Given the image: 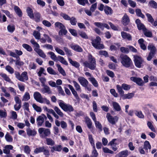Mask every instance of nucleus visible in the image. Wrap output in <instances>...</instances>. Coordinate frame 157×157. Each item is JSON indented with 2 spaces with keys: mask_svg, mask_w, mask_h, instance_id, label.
I'll return each mask as SVG.
<instances>
[{
  "mask_svg": "<svg viewBox=\"0 0 157 157\" xmlns=\"http://www.w3.org/2000/svg\"><path fill=\"white\" fill-rule=\"evenodd\" d=\"M134 61L136 66L139 68H142L144 66V60L142 58L137 55L134 56Z\"/></svg>",
  "mask_w": 157,
  "mask_h": 157,
  "instance_id": "0eeeda50",
  "label": "nucleus"
},
{
  "mask_svg": "<svg viewBox=\"0 0 157 157\" xmlns=\"http://www.w3.org/2000/svg\"><path fill=\"white\" fill-rule=\"evenodd\" d=\"M6 70L10 74H13L14 72V69L10 66L8 65L5 67Z\"/></svg>",
  "mask_w": 157,
  "mask_h": 157,
  "instance_id": "a19ab883",
  "label": "nucleus"
},
{
  "mask_svg": "<svg viewBox=\"0 0 157 157\" xmlns=\"http://www.w3.org/2000/svg\"><path fill=\"white\" fill-rule=\"evenodd\" d=\"M7 29L9 32L12 33L15 30V28L13 25H9L7 26Z\"/></svg>",
  "mask_w": 157,
  "mask_h": 157,
  "instance_id": "e2e57ef3",
  "label": "nucleus"
},
{
  "mask_svg": "<svg viewBox=\"0 0 157 157\" xmlns=\"http://www.w3.org/2000/svg\"><path fill=\"white\" fill-rule=\"evenodd\" d=\"M117 88L119 93L121 95H123L124 92L122 90V86H121L119 85H118L117 86Z\"/></svg>",
  "mask_w": 157,
  "mask_h": 157,
  "instance_id": "680f3d73",
  "label": "nucleus"
},
{
  "mask_svg": "<svg viewBox=\"0 0 157 157\" xmlns=\"http://www.w3.org/2000/svg\"><path fill=\"white\" fill-rule=\"evenodd\" d=\"M135 22L137 25L138 29L139 30L142 29L143 31L145 30L146 29V28L144 24L141 23L139 19H136Z\"/></svg>",
  "mask_w": 157,
  "mask_h": 157,
  "instance_id": "4468645a",
  "label": "nucleus"
},
{
  "mask_svg": "<svg viewBox=\"0 0 157 157\" xmlns=\"http://www.w3.org/2000/svg\"><path fill=\"white\" fill-rule=\"evenodd\" d=\"M34 99L37 101L41 103H46L47 105L50 104V101L46 98L42 97L41 94L38 92H35L33 94Z\"/></svg>",
  "mask_w": 157,
  "mask_h": 157,
  "instance_id": "7ed1b4c3",
  "label": "nucleus"
},
{
  "mask_svg": "<svg viewBox=\"0 0 157 157\" xmlns=\"http://www.w3.org/2000/svg\"><path fill=\"white\" fill-rule=\"evenodd\" d=\"M106 117L109 122L112 124H115L118 121V119L117 116L113 117L109 113L107 114Z\"/></svg>",
  "mask_w": 157,
  "mask_h": 157,
  "instance_id": "1a4fd4ad",
  "label": "nucleus"
},
{
  "mask_svg": "<svg viewBox=\"0 0 157 157\" xmlns=\"http://www.w3.org/2000/svg\"><path fill=\"white\" fill-rule=\"evenodd\" d=\"M33 35L36 39L38 40L40 39L41 35L39 32L36 31H34L33 33Z\"/></svg>",
  "mask_w": 157,
  "mask_h": 157,
  "instance_id": "49530a36",
  "label": "nucleus"
},
{
  "mask_svg": "<svg viewBox=\"0 0 157 157\" xmlns=\"http://www.w3.org/2000/svg\"><path fill=\"white\" fill-rule=\"evenodd\" d=\"M73 85L75 88V90L73 87L71 85L69 84L67 85V86L69 88L71 91L72 94L74 96L76 99H78L79 98V97L77 93L78 92H81L82 90L81 86L76 81L73 80L72 81Z\"/></svg>",
  "mask_w": 157,
  "mask_h": 157,
  "instance_id": "f257e3e1",
  "label": "nucleus"
},
{
  "mask_svg": "<svg viewBox=\"0 0 157 157\" xmlns=\"http://www.w3.org/2000/svg\"><path fill=\"white\" fill-rule=\"evenodd\" d=\"M70 63L73 66L76 68H79L80 67V64L76 61H73L70 58L68 59Z\"/></svg>",
  "mask_w": 157,
  "mask_h": 157,
  "instance_id": "c756f323",
  "label": "nucleus"
},
{
  "mask_svg": "<svg viewBox=\"0 0 157 157\" xmlns=\"http://www.w3.org/2000/svg\"><path fill=\"white\" fill-rule=\"evenodd\" d=\"M36 66L34 63L31 62L28 66L29 69L30 70L33 69L35 70L36 68Z\"/></svg>",
  "mask_w": 157,
  "mask_h": 157,
  "instance_id": "13d9d810",
  "label": "nucleus"
},
{
  "mask_svg": "<svg viewBox=\"0 0 157 157\" xmlns=\"http://www.w3.org/2000/svg\"><path fill=\"white\" fill-rule=\"evenodd\" d=\"M50 148L51 149V152L53 153L55 151H60L62 150L63 147L60 145H57L53 147H50Z\"/></svg>",
  "mask_w": 157,
  "mask_h": 157,
  "instance_id": "ddd939ff",
  "label": "nucleus"
},
{
  "mask_svg": "<svg viewBox=\"0 0 157 157\" xmlns=\"http://www.w3.org/2000/svg\"><path fill=\"white\" fill-rule=\"evenodd\" d=\"M44 146H43L36 148L34 150V153L36 154H38L43 152L44 150Z\"/></svg>",
  "mask_w": 157,
  "mask_h": 157,
  "instance_id": "79ce46f5",
  "label": "nucleus"
},
{
  "mask_svg": "<svg viewBox=\"0 0 157 157\" xmlns=\"http://www.w3.org/2000/svg\"><path fill=\"white\" fill-rule=\"evenodd\" d=\"M15 64L16 65H18L20 66H23L24 63L22 61L20 60V59L19 57L17 58L16 60L15 61Z\"/></svg>",
  "mask_w": 157,
  "mask_h": 157,
  "instance_id": "c03bdc74",
  "label": "nucleus"
},
{
  "mask_svg": "<svg viewBox=\"0 0 157 157\" xmlns=\"http://www.w3.org/2000/svg\"><path fill=\"white\" fill-rule=\"evenodd\" d=\"M14 10L16 13L19 17H21L22 16V12L20 8L17 6H15L14 8Z\"/></svg>",
  "mask_w": 157,
  "mask_h": 157,
  "instance_id": "e433bc0d",
  "label": "nucleus"
},
{
  "mask_svg": "<svg viewBox=\"0 0 157 157\" xmlns=\"http://www.w3.org/2000/svg\"><path fill=\"white\" fill-rule=\"evenodd\" d=\"M121 35L123 39H126L129 41L132 40V36L129 33L124 32H121Z\"/></svg>",
  "mask_w": 157,
  "mask_h": 157,
  "instance_id": "aec40b11",
  "label": "nucleus"
},
{
  "mask_svg": "<svg viewBox=\"0 0 157 157\" xmlns=\"http://www.w3.org/2000/svg\"><path fill=\"white\" fill-rule=\"evenodd\" d=\"M5 138L6 140L8 142H12L13 141L12 136L8 133L6 135Z\"/></svg>",
  "mask_w": 157,
  "mask_h": 157,
  "instance_id": "bf43d9fd",
  "label": "nucleus"
},
{
  "mask_svg": "<svg viewBox=\"0 0 157 157\" xmlns=\"http://www.w3.org/2000/svg\"><path fill=\"white\" fill-rule=\"evenodd\" d=\"M104 11L107 15H111L113 13V10L112 8L107 6H105Z\"/></svg>",
  "mask_w": 157,
  "mask_h": 157,
  "instance_id": "4be33fe9",
  "label": "nucleus"
},
{
  "mask_svg": "<svg viewBox=\"0 0 157 157\" xmlns=\"http://www.w3.org/2000/svg\"><path fill=\"white\" fill-rule=\"evenodd\" d=\"M85 122L87 124L88 128L91 130L92 128V123L90 119L88 117H86L85 118Z\"/></svg>",
  "mask_w": 157,
  "mask_h": 157,
  "instance_id": "b1692460",
  "label": "nucleus"
},
{
  "mask_svg": "<svg viewBox=\"0 0 157 157\" xmlns=\"http://www.w3.org/2000/svg\"><path fill=\"white\" fill-rule=\"evenodd\" d=\"M21 107V103H16L14 105V108L15 111H18Z\"/></svg>",
  "mask_w": 157,
  "mask_h": 157,
  "instance_id": "338daca9",
  "label": "nucleus"
},
{
  "mask_svg": "<svg viewBox=\"0 0 157 157\" xmlns=\"http://www.w3.org/2000/svg\"><path fill=\"white\" fill-rule=\"evenodd\" d=\"M67 31L65 27L62 29H60L59 31V35L62 36L63 35H66L67 33Z\"/></svg>",
  "mask_w": 157,
  "mask_h": 157,
  "instance_id": "de8ad7c7",
  "label": "nucleus"
},
{
  "mask_svg": "<svg viewBox=\"0 0 157 157\" xmlns=\"http://www.w3.org/2000/svg\"><path fill=\"white\" fill-rule=\"evenodd\" d=\"M40 136L42 138L48 136L51 134L50 130L43 128H40L38 130Z\"/></svg>",
  "mask_w": 157,
  "mask_h": 157,
  "instance_id": "6e6552de",
  "label": "nucleus"
},
{
  "mask_svg": "<svg viewBox=\"0 0 157 157\" xmlns=\"http://www.w3.org/2000/svg\"><path fill=\"white\" fill-rule=\"evenodd\" d=\"M58 58L59 61L65 65H68L67 62L65 60V59L63 57L60 56H58Z\"/></svg>",
  "mask_w": 157,
  "mask_h": 157,
  "instance_id": "37998d69",
  "label": "nucleus"
},
{
  "mask_svg": "<svg viewBox=\"0 0 157 157\" xmlns=\"http://www.w3.org/2000/svg\"><path fill=\"white\" fill-rule=\"evenodd\" d=\"M101 39L99 36H97L96 38L92 40V44L93 46L97 49H101L104 48V45L101 43Z\"/></svg>",
  "mask_w": 157,
  "mask_h": 157,
  "instance_id": "39448f33",
  "label": "nucleus"
},
{
  "mask_svg": "<svg viewBox=\"0 0 157 157\" xmlns=\"http://www.w3.org/2000/svg\"><path fill=\"white\" fill-rule=\"evenodd\" d=\"M48 54L51 56L50 57L52 59L54 60H56L57 58L54 52H50L48 53Z\"/></svg>",
  "mask_w": 157,
  "mask_h": 157,
  "instance_id": "69168bd1",
  "label": "nucleus"
},
{
  "mask_svg": "<svg viewBox=\"0 0 157 157\" xmlns=\"http://www.w3.org/2000/svg\"><path fill=\"white\" fill-rule=\"evenodd\" d=\"M146 16L147 18L148 21L151 24H152L154 20L151 15L148 13H147L146 14Z\"/></svg>",
  "mask_w": 157,
  "mask_h": 157,
  "instance_id": "4d7b16f0",
  "label": "nucleus"
},
{
  "mask_svg": "<svg viewBox=\"0 0 157 157\" xmlns=\"http://www.w3.org/2000/svg\"><path fill=\"white\" fill-rule=\"evenodd\" d=\"M54 109L56 113L60 117H63L64 114L61 110L57 106H55Z\"/></svg>",
  "mask_w": 157,
  "mask_h": 157,
  "instance_id": "2f4dec72",
  "label": "nucleus"
},
{
  "mask_svg": "<svg viewBox=\"0 0 157 157\" xmlns=\"http://www.w3.org/2000/svg\"><path fill=\"white\" fill-rule=\"evenodd\" d=\"M138 42L140 44L141 48L145 50L146 49V47L145 44L144 43V40L142 38H141L139 39L138 40Z\"/></svg>",
  "mask_w": 157,
  "mask_h": 157,
  "instance_id": "cd10ccee",
  "label": "nucleus"
},
{
  "mask_svg": "<svg viewBox=\"0 0 157 157\" xmlns=\"http://www.w3.org/2000/svg\"><path fill=\"white\" fill-rule=\"evenodd\" d=\"M48 72L51 75H56L57 73L51 67H48L47 68Z\"/></svg>",
  "mask_w": 157,
  "mask_h": 157,
  "instance_id": "6e6d98bb",
  "label": "nucleus"
},
{
  "mask_svg": "<svg viewBox=\"0 0 157 157\" xmlns=\"http://www.w3.org/2000/svg\"><path fill=\"white\" fill-rule=\"evenodd\" d=\"M13 147V146L11 145H6L3 149V153L6 154H9L10 152V150H12Z\"/></svg>",
  "mask_w": 157,
  "mask_h": 157,
  "instance_id": "a211bd4d",
  "label": "nucleus"
},
{
  "mask_svg": "<svg viewBox=\"0 0 157 157\" xmlns=\"http://www.w3.org/2000/svg\"><path fill=\"white\" fill-rule=\"evenodd\" d=\"M41 15L39 13L36 12L34 13V18H33L36 22H39L40 21Z\"/></svg>",
  "mask_w": 157,
  "mask_h": 157,
  "instance_id": "a878e982",
  "label": "nucleus"
},
{
  "mask_svg": "<svg viewBox=\"0 0 157 157\" xmlns=\"http://www.w3.org/2000/svg\"><path fill=\"white\" fill-rule=\"evenodd\" d=\"M0 75L6 81L11 83L12 82L11 79L6 74L3 73H1L0 74Z\"/></svg>",
  "mask_w": 157,
  "mask_h": 157,
  "instance_id": "f704fd0d",
  "label": "nucleus"
},
{
  "mask_svg": "<svg viewBox=\"0 0 157 157\" xmlns=\"http://www.w3.org/2000/svg\"><path fill=\"white\" fill-rule=\"evenodd\" d=\"M26 12L28 16L31 19L34 18V14L32 9L30 7H28L26 9Z\"/></svg>",
  "mask_w": 157,
  "mask_h": 157,
  "instance_id": "bb28decb",
  "label": "nucleus"
},
{
  "mask_svg": "<svg viewBox=\"0 0 157 157\" xmlns=\"http://www.w3.org/2000/svg\"><path fill=\"white\" fill-rule=\"evenodd\" d=\"M26 131L27 134L29 136H34L36 134V132L34 129H32L29 127L26 128Z\"/></svg>",
  "mask_w": 157,
  "mask_h": 157,
  "instance_id": "f3484780",
  "label": "nucleus"
},
{
  "mask_svg": "<svg viewBox=\"0 0 157 157\" xmlns=\"http://www.w3.org/2000/svg\"><path fill=\"white\" fill-rule=\"evenodd\" d=\"M134 94L132 93H128L123 95V97L124 99H130L132 98Z\"/></svg>",
  "mask_w": 157,
  "mask_h": 157,
  "instance_id": "8fccbe9b",
  "label": "nucleus"
},
{
  "mask_svg": "<svg viewBox=\"0 0 157 157\" xmlns=\"http://www.w3.org/2000/svg\"><path fill=\"white\" fill-rule=\"evenodd\" d=\"M34 50L40 57L44 58H46V55L42 50L38 48H35Z\"/></svg>",
  "mask_w": 157,
  "mask_h": 157,
  "instance_id": "5701e85b",
  "label": "nucleus"
},
{
  "mask_svg": "<svg viewBox=\"0 0 157 157\" xmlns=\"http://www.w3.org/2000/svg\"><path fill=\"white\" fill-rule=\"evenodd\" d=\"M55 48L56 52L62 56H64L65 55L64 52L62 50L59 49V48L56 47H55Z\"/></svg>",
  "mask_w": 157,
  "mask_h": 157,
  "instance_id": "603ef678",
  "label": "nucleus"
},
{
  "mask_svg": "<svg viewBox=\"0 0 157 157\" xmlns=\"http://www.w3.org/2000/svg\"><path fill=\"white\" fill-rule=\"evenodd\" d=\"M147 125L149 128L153 132H155L156 130L154 128L152 123L150 121H148L147 123Z\"/></svg>",
  "mask_w": 157,
  "mask_h": 157,
  "instance_id": "864d4df0",
  "label": "nucleus"
},
{
  "mask_svg": "<svg viewBox=\"0 0 157 157\" xmlns=\"http://www.w3.org/2000/svg\"><path fill=\"white\" fill-rule=\"evenodd\" d=\"M56 66L58 68V70L59 73L61 74L63 76H65L66 75V74L65 71L63 70V68L59 64H57Z\"/></svg>",
  "mask_w": 157,
  "mask_h": 157,
  "instance_id": "7c9ffc66",
  "label": "nucleus"
},
{
  "mask_svg": "<svg viewBox=\"0 0 157 157\" xmlns=\"http://www.w3.org/2000/svg\"><path fill=\"white\" fill-rule=\"evenodd\" d=\"M28 80V76L27 72L26 71H24L21 75V77L19 81L22 82H25Z\"/></svg>",
  "mask_w": 157,
  "mask_h": 157,
  "instance_id": "2eb2a0df",
  "label": "nucleus"
},
{
  "mask_svg": "<svg viewBox=\"0 0 157 157\" xmlns=\"http://www.w3.org/2000/svg\"><path fill=\"white\" fill-rule=\"evenodd\" d=\"M22 46L28 51L31 52L33 50L31 47L28 44H22Z\"/></svg>",
  "mask_w": 157,
  "mask_h": 157,
  "instance_id": "5fc2aeb1",
  "label": "nucleus"
},
{
  "mask_svg": "<svg viewBox=\"0 0 157 157\" xmlns=\"http://www.w3.org/2000/svg\"><path fill=\"white\" fill-rule=\"evenodd\" d=\"M150 6L156 9L157 8V3L153 0H151L149 3Z\"/></svg>",
  "mask_w": 157,
  "mask_h": 157,
  "instance_id": "3c124183",
  "label": "nucleus"
},
{
  "mask_svg": "<svg viewBox=\"0 0 157 157\" xmlns=\"http://www.w3.org/2000/svg\"><path fill=\"white\" fill-rule=\"evenodd\" d=\"M147 48L148 50L150 51V52H151L154 53H155L156 49L153 44L151 43L149 44Z\"/></svg>",
  "mask_w": 157,
  "mask_h": 157,
  "instance_id": "393cba45",
  "label": "nucleus"
},
{
  "mask_svg": "<svg viewBox=\"0 0 157 157\" xmlns=\"http://www.w3.org/2000/svg\"><path fill=\"white\" fill-rule=\"evenodd\" d=\"M55 28L56 29H62L65 26L63 24L60 22H57L55 24Z\"/></svg>",
  "mask_w": 157,
  "mask_h": 157,
  "instance_id": "72a5a7b5",
  "label": "nucleus"
},
{
  "mask_svg": "<svg viewBox=\"0 0 157 157\" xmlns=\"http://www.w3.org/2000/svg\"><path fill=\"white\" fill-rule=\"evenodd\" d=\"M94 122L96 128H98L100 131H101L102 130V128L101 124L98 121H97Z\"/></svg>",
  "mask_w": 157,
  "mask_h": 157,
  "instance_id": "a18cd8bd",
  "label": "nucleus"
},
{
  "mask_svg": "<svg viewBox=\"0 0 157 157\" xmlns=\"http://www.w3.org/2000/svg\"><path fill=\"white\" fill-rule=\"evenodd\" d=\"M88 61H85L83 63V66L92 70L95 69L96 64L94 58L90 54L88 56Z\"/></svg>",
  "mask_w": 157,
  "mask_h": 157,
  "instance_id": "f03ea898",
  "label": "nucleus"
},
{
  "mask_svg": "<svg viewBox=\"0 0 157 157\" xmlns=\"http://www.w3.org/2000/svg\"><path fill=\"white\" fill-rule=\"evenodd\" d=\"M121 86L122 88L125 90H128L130 89L131 88V86L130 85L125 83L122 84L121 85Z\"/></svg>",
  "mask_w": 157,
  "mask_h": 157,
  "instance_id": "0e129e2a",
  "label": "nucleus"
},
{
  "mask_svg": "<svg viewBox=\"0 0 157 157\" xmlns=\"http://www.w3.org/2000/svg\"><path fill=\"white\" fill-rule=\"evenodd\" d=\"M33 107L36 112H41L42 111V109L41 108L38 106H37L36 104H34L33 105Z\"/></svg>",
  "mask_w": 157,
  "mask_h": 157,
  "instance_id": "052dcab7",
  "label": "nucleus"
},
{
  "mask_svg": "<svg viewBox=\"0 0 157 157\" xmlns=\"http://www.w3.org/2000/svg\"><path fill=\"white\" fill-rule=\"evenodd\" d=\"M130 79L131 81L136 82L139 86H143L144 84V82L143 80L140 78L132 77L130 78Z\"/></svg>",
  "mask_w": 157,
  "mask_h": 157,
  "instance_id": "9b49d317",
  "label": "nucleus"
},
{
  "mask_svg": "<svg viewBox=\"0 0 157 157\" xmlns=\"http://www.w3.org/2000/svg\"><path fill=\"white\" fill-rule=\"evenodd\" d=\"M129 21L128 17L126 14H124L122 18V23L124 25H126L129 24Z\"/></svg>",
  "mask_w": 157,
  "mask_h": 157,
  "instance_id": "6ab92c4d",
  "label": "nucleus"
},
{
  "mask_svg": "<svg viewBox=\"0 0 157 157\" xmlns=\"http://www.w3.org/2000/svg\"><path fill=\"white\" fill-rule=\"evenodd\" d=\"M71 48L77 52H81L82 51V48L79 45H74L72 46Z\"/></svg>",
  "mask_w": 157,
  "mask_h": 157,
  "instance_id": "c9c22d12",
  "label": "nucleus"
},
{
  "mask_svg": "<svg viewBox=\"0 0 157 157\" xmlns=\"http://www.w3.org/2000/svg\"><path fill=\"white\" fill-rule=\"evenodd\" d=\"M42 86L44 87L41 89L40 91L43 94L47 93L50 94L52 93V92L48 86L45 85Z\"/></svg>",
  "mask_w": 157,
  "mask_h": 157,
  "instance_id": "dca6fc26",
  "label": "nucleus"
},
{
  "mask_svg": "<svg viewBox=\"0 0 157 157\" xmlns=\"http://www.w3.org/2000/svg\"><path fill=\"white\" fill-rule=\"evenodd\" d=\"M117 155L118 157H127L128 155V151L127 150L121 151Z\"/></svg>",
  "mask_w": 157,
  "mask_h": 157,
  "instance_id": "412c9836",
  "label": "nucleus"
},
{
  "mask_svg": "<svg viewBox=\"0 0 157 157\" xmlns=\"http://www.w3.org/2000/svg\"><path fill=\"white\" fill-rule=\"evenodd\" d=\"M78 80L81 85L83 87H86L89 84L87 80L82 77H79L78 78Z\"/></svg>",
  "mask_w": 157,
  "mask_h": 157,
  "instance_id": "f8f14e48",
  "label": "nucleus"
},
{
  "mask_svg": "<svg viewBox=\"0 0 157 157\" xmlns=\"http://www.w3.org/2000/svg\"><path fill=\"white\" fill-rule=\"evenodd\" d=\"M151 145L149 142L148 141H145L144 143V148L145 150H147L148 149H151Z\"/></svg>",
  "mask_w": 157,
  "mask_h": 157,
  "instance_id": "ea45409f",
  "label": "nucleus"
},
{
  "mask_svg": "<svg viewBox=\"0 0 157 157\" xmlns=\"http://www.w3.org/2000/svg\"><path fill=\"white\" fill-rule=\"evenodd\" d=\"M121 63L126 67H130L132 64L131 59L127 55H121L120 56Z\"/></svg>",
  "mask_w": 157,
  "mask_h": 157,
  "instance_id": "20e7f679",
  "label": "nucleus"
},
{
  "mask_svg": "<svg viewBox=\"0 0 157 157\" xmlns=\"http://www.w3.org/2000/svg\"><path fill=\"white\" fill-rule=\"evenodd\" d=\"M60 15L65 20L69 21L70 19V17L65 13H61L60 14Z\"/></svg>",
  "mask_w": 157,
  "mask_h": 157,
  "instance_id": "774afa93",
  "label": "nucleus"
},
{
  "mask_svg": "<svg viewBox=\"0 0 157 157\" xmlns=\"http://www.w3.org/2000/svg\"><path fill=\"white\" fill-rule=\"evenodd\" d=\"M46 144L48 145L52 146L54 145V141L50 138H46Z\"/></svg>",
  "mask_w": 157,
  "mask_h": 157,
  "instance_id": "58836bf2",
  "label": "nucleus"
},
{
  "mask_svg": "<svg viewBox=\"0 0 157 157\" xmlns=\"http://www.w3.org/2000/svg\"><path fill=\"white\" fill-rule=\"evenodd\" d=\"M113 105L114 109L117 111H119L121 109L119 104L116 102H113Z\"/></svg>",
  "mask_w": 157,
  "mask_h": 157,
  "instance_id": "473e14b6",
  "label": "nucleus"
},
{
  "mask_svg": "<svg viewBox=\"0 0 157 157\" xmlns=\"http://www.w3.org/2000/svg\"><path fill=\"white\" fill-rule=\"evenodd\" d=\"M30 98V95L29 93L28 92H26L24 94L22 101H27L29 100Z\"/></svg>",
  "mask_w": 157,
  "mask_h": 157,
  "instance_id": "4c0bfd02",
  "label": "nucleus"
},
{
  "mask_svg": "<svg viewBox=\"0 0 157 157\" xmlns=\"http://www.w3.org/2000/svg\"><path fill=\"white\" fill-rule=\"evenodd\" d=\"M59 103V105L60 108L65 112H71L74 111V108L72 106L68 104L64 103L62 101Z\"/></svg>",
  "mask_w": 157,
  "mask_h": 157,
  "instance_id": "423d86ee",
  "label": "nucleus"
},
{
  "mask_svg": "<svg viewBox=\"0 0 157 157\" xmlns=\"http://www.w3.org/2000/svg\"><path fill=\"white\" fill-rule=\"evenodd\" d=\"M47 117L44 114L39 116L36 119V123L38 126H40L42 125L44 119H46Z\"/></svg>",
  "mask_w": 157,
  "mask_h": 157,
  "instance_id": "9d476101",
  "label": "nucleus"
},
{
  "mask_svg": "<svg viewBox=\"0 0 157 157\" xmlns=\"http://www.w3.org/2000/svg\"><path fill=\"white\" fill-rule=\"evenodd\" d=\"M88 79L94 87H97L98 86V82L94 77H92L89 78Z\"/></svg>",
  "mask_w": 157,
  "mask_h": 157,
  "instance_id": "c85d7f7f",
  "label": "nucleus"
},
{
  "mask_svg": "<svg viewBox=\"0 0 157 157\" xmlns=\"http://www.w3.org/2000/svg\"><path fill=\"white\" fill-rule=\"evenodd\" d=\"M135 114L138 117L140 118H144V116L142 112L140 111H136L135 113Z\"/></svg>",
  "mask_w": 157,
  "mask_h": 157,
  "instance_id": "09e8293b",
  "label": "nucleus"
}]
</instances>
